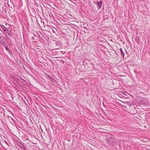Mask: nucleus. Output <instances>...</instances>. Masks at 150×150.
<instances>
[{"label": "nucleus", "instance_id": "423d86ee", "mask_svg": "<svg viewBox=\"0 0 150 150\" xmlns=\"http://www.w3.org/2000/svg\"><path fill=\"white\" fill-rule=\"evenodd\" d=\"M6 33L8 35L11 37H12L13 33L10 29H9V30L8 31V32Z\"/></svg>", "mask_w": 150, "mask_h": 150}, {"label": "nucleus", "instance_id": "6e6552de", "mask_svg": "<svg viewBox=\"0 0 150 150\" xmlns=\"http://www.w3.org/2000/svg\"><path fill=\"white\" fill-rule=\"evenodd\" d=\"M19 146L20 147H21L22 149H24L25 148V146L24 145H23L21 143H20V144H19Z\"/></svg>", "mask_w": 150, "mask_h": 150}, {"label": "nucleus", "instance_id": "f257e3e1", "mask_svg": "<svg viewBox=\"0 0 150 150\" xmlns=\"http://www.w3.org/2000/svg\"><path fill=\"white\" fill-rule=\"evenodd\" d=\"M0 42L2 45L6 48V50H9V48L7 45V44L6 42V38L3 36H1L0 37Z\"/></svg>", "mask_w": 150, "mask_h": 150}, {"label": "nucleus", "instance_id": "9d476101", "mask_svg": "<svg viewBox=\"0 0 150 150\" xmlns=\"http://www.w3.org/2000/svg\"><path fill=\"white\" fill-rule=\"evenodd\" d=\"M51 79H52V80H51V81L53 83H54V82H56V81L54 80V79H53L52 78H51Z\"/></svg>", "mask_w": 150, "mask_h": 150}, {"label": "nucleus", "instance_id": "f03ea898", "mask_svg": "<svg viewBox=\"0 0 150 150\" xmlns=\"http://www.w3.org/2000/svg\"><path fill=\"white\" fill-rule=\"evenodd\" d=\"M1 30H2L4 32H6L5 34L10 29V28H6L3 25H1Z\"/></svg>", "mask_w": 150, "mask_h": 150}, {"label": "nucleus", "instance_id": "0eeeda50", "mask_svg": "<svg viewBox=\"0 0 150 150\" xmlns=\"http://www.w3.org/2000/svg\"><path fill=\"white\" fill-rule=\"evenodd\" d=\"M136 41L138 44H139L140 43V41L139 36H137L136 37Z\"/></svg>", "mask_w": 150, "mask_h": 150}, {"label": "nucleus", "instance_id": "39448f33", "mask_svg": "<svg viewBox=\"0 0 150 150\" xmlns=\"http://www.w3.org/2000/svg\"><path fill=\"white\" fill-rule=\"evenodd\" d=\"M120 51L121 55L122 56V57L123 58L125 56V52L124 51L122 48H120Z\"/></svg>", "mask_w": 150, "mask_h": 150}, {"label": "nucleus", "instance_id": "20e7f679", "mask_svg": "<svg viewBox=\"0 0 150 150\" xmlns=\"http://www.w3.org/2000/svg\"><path fill=\"white\" fill-rule=\"evenodd\" d=\"M96 3L97 5L98 6L99 8V9H100L101 8V7L102 6V1H98L96 2Z\"/></svg>", "mask_w": 150, "mask_h": 150}, {"label": "nucleus", "instance_id": "9b49d317", "mask_svg": "<svg viewBox=\"0 0 150 150\" xmlns=\"http://www.w3.org/2000/svg\"><path fill=\"white\" fill-rule=\"evenodd\" d=\"M124 50L125 51L126 54H128V52L127 51L125 48H124Z\"/></svg>", "mask_w": 150, "mask_h": 150}, {"label": "nucleus", "instance_id": "1a4fd4ad", "mask_svg": "<svg viewBox=\"0 0 150 150\" xmlns=\"http://www.w3.org/2000/svg\"><path fill=\"white\" fill-rule=\"evenodd\" d=\"M9 53V54H12V52H11V51L9 49V50H6Z\"/></svg>", "mask_w": 150, "mask_h": 150}, {"label": "nucleus", "instance_id": "f8f14e48", "mask_svg": "<svg viewBox=\"0 0 150 150\" xmlns=\"http://www.w3.org/2000/svg\"><path fill=\"white\" fill-rule=\"evenodd\" d=\"M122 93L123 94H124L125 95V91H122Z\"/></svg>", "mask_w": 150, "mask_h": 150}, {"label": "nucleus", "instance_id": "7ed1b4c3", "mask_svg": "<svg viewBox=\"0 0 150 150\" xmlns=\"http://www.w3.org/2000/svg\"><path fill=\"white\" fill-rule=\"evenodd\" d=\"M141 104L144 105H147L148 104V100L146 99H142L140 101Z\"/></svg>", "mask_w": 150, "mask_h": 150}]
</instances>
